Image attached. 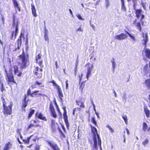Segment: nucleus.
Instances as JSON below:
<instances>
[{
  "instance_id": "1",
  "label": "nucleus",
  "mask_w": 150,
  "mask_h": 150,
  "mask_svg": "<svg viewBox=\"0 0 150 150\" xmlns=\"http://www.w3.org/2000/svg\"><path fill=\"white\" fill-rule=\"evenodd\" d=\"M93 134V139L94 141V146L92 150H97L98 142L100 148L101 149V140L99 135L98 134L96 129L94 127L91 128Z\"/></svg>"
},
{
  "instance_id": "2",
  "label": "nucleus",
  "mask_w": 150,
  "mask_h": 150,
  "mask_svg": "<svg viewBox=\"0 0 150 150\" xmlns=\"http://www.w3.org/2000/svg\"><path fill=\"white\" fill-rule=\"evenodd\" d=\"M20 59L21 60V67L22 69H25L27 67V63L28 62L29 59L27 56H26L24 53L19 56Z\"/></svg>"
},
{
  "instance_id": "3",
  "label": "nucleus",
  "mask_w": 150,
  "mask_h": 150,
  "mask_svg": "<svg viewBox=\"0 0 150 150\" xmlns=\"http://www.w3.org/2000/svg\"><path fill=\"white\" fill-rule=\"evenodd\" d=\"M3 106L4 110H3L4 114L5 115H10L12 113V107L11 105L7 106L6 105V103L5 102L4 99L3 100Z\"/></svg>"
},
{
  "instance_id": "4",
  "label": "nucleus",
  "mask_w": 150,
  "mask_h": 150,
  "mask_svg": "<svg viewBox=\"0 0 150 150\" xmlns=\"http://www.w3.org/2000/svg\"><path fill=\"white\" fill-rule=\"evenodd\" d=\"M5 71L6 74V78H7L8 81L9 82L8 84L10 85V82H13L14 83H16L12 71L10 70L9 72H7V71L5 69Z\"/></svg>"
},
{
  "instance_id": "5",
  "label": "nucleus",
  "mask_w": 150,
  "mask_h": 150,
  "mask_svg": "<svg viewBox=\"0 0 150 150\" xmlns=\"http://www.w3.org/2000/svg\"><path fill=\"white\" fill-rule=\"evenodd\" d=\"M62 108L64 110L63 114V118L67 128L68 129L69 126L68 119V116L67 115V112L66 110V106H64Z\"/></svg>"
},
{
  "instance_id": "6",
  "label": "nucleus",
  "mask_w": 150,
  "mask_h": 150,
  "mask_svg": "<svg viewBox=\"0 0 150 150\" xmlns=\"http://www.w3.org/2000/svg\"><path fill=\"white\" fill-rule=\"evenodd\" d=\"M46 142L48 143L53 150H60L57 145L55 142L50 140H46Z\"/></svg>"
},
{
  "instance_id": "7",
  "label": "nucleus",
  "mask_w": 150,
  "mask_h": 150,
  "mask_svg": "<svg viewBox=\"0 0 150 150\" xmlns=\"http://www.w3.org/2000/svg\"><path fill=\"white\" fill-rule=\"evenodd\" d=\"M13 27H15V30L14 32V35L15 37L14 38H16V36L17 35L18 31V21H16L15 19L14 18L13 19Z\"/></svg>"
},
{
  "instance_id": "8",
  "label": "nucleus",
  "mask_w": 150,
  "mask_h": 150,
  "mask_svg": "<svg viewBox=\"0 0 150 150\" xmlns=\"http://www.w3.org/2000/svg\"><path fill=\"white\" fill-rule=\"evenodd\" d=\"M24 35L22 33H21L20 36L19 37V38L17 40V45L18 47L17 48H16L14 50L15 51H16L17 49L19 50L20 49V47H21V42H22V40H21V38L22 37H23V38H24Z\"/></svg>"
},
{
  "instance_id": "9",
  "label": "nucleus",
  "mask_w": 150,
  "mask_h": 150,
  "mask_svg": "<svg viewBox=\"0 0 150 150\" xmlns=\"http://www.w3.org/2000/svg\"><path fill=\"white\" fill-rule=\"evenodd\" d=\"M127 38V36L123 33H121V34L117 35L115 37V39L120 40L125 39Z\"/></svg>"
},
{
  "instance_id": "10",
  "label": "nucleus",
  "mask_w": 150,
  "mask_h": 150,
  "mask_svg": "<svg viewBox=\"0 0 150 150\" xmlns=\"http://www.w3.org/2000/svg\"><path fill=\"white\" fill-rule=\"evenodd\" d=\"M142 37L143 39L142 40V41H143V42H147L149 40L147 33H143Z\"/></svg>"
},
{
  "instance_id": "11",
  "label": "nucleus",
  "mask_w": 150,
  "mask_h": 150,
  "mask_svg": "<svg viewBox=\"0 0 150 150\" xmlns=\"http://www.w3.org/2000/svg\"><path fill=\"white\" fill-rule=\"evenodd\" d=\"M57 88L58 91L57 92L58 93L59 96L60 98V99L61 100H62V98L63 97V94L61 89L60 86H59Z\"/></svg>"
},
{
  "instance_id": "12",
  "label": "nucleus",
  "mask_w": 150,
  "mask_h": 150,
  "mask_svg": "<svg viewBox=\"0 0 150 150\" xmlns=\"http://www.w3.org/2000/svg\"><path fill=\"white\" fill-rule=\"evenodd\" d=\"M36 116H37L38 118L42 120L45 121L47 120L46 117L45 116H43V115L41 113H40L38 115V113H36Z\"/></svg>"
},
{
  "instance_id": "13",
  "label": "nucleus",
  "mask_w": 150,
  "mask_h": 150,
  "mask_svg": "<svg viewBox=\"0 0 150 150\" xmlns=\"http://www.w3.org/2000/svg\"><path fill=\"white\" fill-rule=\"evenodd\" d=\"M144 110L145 114L147 117H149L150 115V110L148 109L146 106H144Z\"/></svg>"
},
{
  "instance_id": "14",
  "label": "nucleus",
  "mask_w": 150,
  "mask_h": 150,
  "mask_svg": "<svg viewBox=\"0 0 150 150\" xmlns=\"http://www.w3.org/2000/svg\"><path fill=\"white\" fill-rule=\"evenodd\" d=\"M31 7L32 13L34 17H37V15L36 13V11L34 5L33 4H31Z\"/></svg>"
},
{
  "instance_id": "15",
  "label": "nucleus",
  "mask_w": 150,
  "mask_h": 150,
  "mask_svg": "<svg viewBox=\"0 0 150 150\" xmlns=\"http://www.w3.org/2000/svg\"><path fill=\"white\" fill-rule=\"evenodd\" d=\"M142 12V10L141 9H139L137 10H136L135 11V14L137 18H139Z\"/></svg>"
},
{
  "instance_id": "16",
  "label": "nucleus",
  "mask_w": 150,
  "mask_h": 150,
  "mask_svg": "<svg viewBox=\"0 0 150 150\" xmlns=\"http://www.w3.org/2000/svg\"><path fill=\"white\" fill-rule=\"evenodd\" d=\"M26 95H25V98L23 100V107L24 108L23 109L24 111H25V108L27 106V102L26 101Z\"/></svg>"
},
{
  "instance_id": "17",
  "label": "nucleus",
  "mask_w": 150,
  "mask_h": 150,
  "mask_svg": "<svg viewBox=\"0 0 150 150\" xmlns=\"http://www.w3.org/2000/svg\"><path fill=\"white\" fill-rule=\"evenodd\" d=\"M143 71L146 74L149 73V69H148V65L147 64L144 67L143 69Z\"/></svg>"
},
{
  "instance_id": "18",
  "label": "nucleus",
  "mask_w": 150,
  "mask_h": 150,
  "mask_svg": "<svg viewBox=\"0 0 150 150\" xmlns=\"http://www.w3.org/2000/svg\"><path fill=\"white\" fill-rule=\"evenodd\" d=\"M85 82L84 81L82 82L80 84L79 86V89L81 90V92L82 93H83V90L85 86Z\"/></svg>"
},
{
  "instance_id": "19",
  "label": "nucleus",
  "mask_w": 150,
  "mask_h": 150,
  "mask_svg": "<svg viewBox=\"0 0 150 150\" xmlns=\"http://www.w3.org/2000/svg\"><path fill=\"white\" fill-rule=\"evenodd\" d=\"M145 83L146 86L149 89H150V79L146 80Z\"/></svg>"
},
{
  "instance_id": "20",
  "label": "nucleus",
  "mask_w": 150,
  "mask_h": 150,
  "mask_svg": "<svg viewBox=\"0 0 150 150\" xmlns=\"http://www.w3.org/2000/svg\"><path fill=\"white\" fill-rule=\"evenodd\" d=\"M35 110L33 109H30V111L28 116V118L29 119L32 116V115L34 113Z\"/></svg>"
},
{
  "instance_id": "21",
  "label": "nucleus",
  "mask_w": 150,
  "mask_h": 150,
  "mask_svg": "<svg viewBox=\"0 0 150 150\" xmlns=\"http://www.w3.org/2000/svg\"><path fill=\"white\" fill-rule=\"evenodd\" d=\"M148 125L145 122H144L143 125L142 129L145 132L147 128Z\"/></svg>"
},
{
  "instance_id": "22",
  "label": "nucleus",
  "mask_w": 150,
  "mask_h": 150,
  "mask_svg": "<svg viewBox=\"0 0 150 150\" xmlns=\"http://www.w3.org/2000/svg\"><path fill=\"white\" fill-rule=\"evenodd\" d=\"M122 100L125 103L126 102L127 97V94L125 93H124L123 94V96L122 97Z\"/></svg>"
},
{
  "instance_id": "23",
  "label": "nucleus",
  "mask_w": 150,
  "mask_h": 150,
  "mask_svg": "<svg viewBox=\"0 0 150 150\" xmlns=\"http://www.w3.org/2000/svg\"><path fill=\"white\" fill-rule=\"evenodd\" d=\"M14 69V72L15 74H17L18 72V67L16 66H14L13 67Z\"/></svg>"
},
{
  "instance_id": "24",
  "label": "nucleus",
  "mask_w": 150,
  "mask_h": 150,
  "mask_svg": "<svg viewBox=\"0 0 150 150\" xmlns=\"http://www.w3.org/2000/svg\"><path fill=\"white\" fill-rule=\"evenodd\" d=\"M49 109L51 112L55 111L53 104L51 102L50 104Z\"/></svg>"
},
{
  "instance_id": "25",
  "label": "nucleus",
  "mask_w": 150,
  "mask_h": 150,
  "mask_svg": "<svg viewBox=\"0 0 150 150\" xmlns=\"http://www.w3.org/2000/svg\"><path fill=\"white\" fill-rule=\"evenodd\" d=\"M111 62L112 63V67H114V68L115 67L116 64L115 59L114 58H112V59L111 60Z\"/></svg>"
},
{
  "instance_id": "26",
  "label": "nucleus",
  "mask_w": 150,
  "mask_h": 150,
  "mask_svg": "<svg viewBox=\"0 0 150 150\" xmlns=\"http://www.w3.org/2000/svg\"><path fill=\"white\" fill-rule=\"evenodd\" d=\"M149 142V141L148 139H146L144 142H142V144L144 146H145L146 144H148Z\"/></svg>"
},
{
  "instance_id": "27",
  "label": "nucleus",
  "mask_w": 150,
  "mask_h": 150,
  "mask_svg": "<svg viewBox=\"0 0 150 150\" xmlns=\"http://www.w3.org/2000/svg\"><path fill=\"white\" fill-rule=\"evenodd\" d=\"M136 26L138 29H139L140 31H141L142 28L141 25V23L140 22H138L136 25Z\"/></svg>"
},
{
  "instance_id": "28",
  "label": "nucleus",
  "mask_w": 150,
  "mask_h": 150,
  "mask_svg": "<svg viewBox=\"0 0 150 150\" xmlns=\"http://www.w3.org/2000/svg\"><path fill=\"white\" fill-rule=\"evenodd\" d=\"M13 2L14 4V6L15 8L19 6L16 0H13Z\"/></svg>"
},
{
  "instance_id": "29",
  "label": "nucleus",
  "mask_w": 150,
  "mask_h": 150,
  "mask_svg": "<svg viewBox=\"0 0 150 150\" xmlns=\"http://www.w3.org/2000/svg\"><path fill=\"white\" fill-rule=\"evenodd\" d=\"M91 122L93 123L96 126H97V124L94 117H93L91 118Z\"/></svg>"
},
{
  "instance_id": "30",
  "label": "nucleus",
  "mask_w": 150,
  "mask_h": 150,
  "mask_svg": "<svg viewBox=\"0 0 150 150\" xmlns=\"http://www.w3.org/2000/svg\"><path fill=\"white\" fill-rule=\"evenodd\" d=\"M50 82L52 83L53 86H55L57 88L59 86L58 85L56 84L55 81L53 80L52 81Z\"/></svg>"
},
{
  "instance_id": "31",
  "label": "nucleus",
  "mask_w": 150,
  "mask_h": 150,
  "mask_svg": "<svg viewBox=\"0 0 150 150\" xmlns=\"http://www.w3.org/2000/svg\"><path fill=\"white\" fill-rule=\"evenodd\" d=\"M141 3L142 7L144 9L146 8V3L145 2H144L142 0H141Z\"/></svg>"
},
{
  "instance_id": "32",
  "label": "nucleus",
  "mask_w": 150,
  "mask_h": 150,
  "mask_svg": "<svg viewBox=\"0 0 150 150\" xmlns=\"http://www.w3.org/2000/svg\"><path fill=\"white\" fill-rule=\"evenodd\" d=\"M93 65L92 64L91 66H88L87 69V71H91L93 69Z\"/></svg>"
},
{
  "instance_id": "33",
  "label": "nucleus",
  "mask_w": 150,
  "mask_h": 150,
  "mask_svg": "<svg viewBox=\"0 0 150 150\" xmlns=\"http://www.w3.org/2000/svg\"><path fill=\"white\" fill-rule=\"evenodd\" d=\"M9 143L8 144H6L5 145V147L4 148V149L3 150H9V147L8 146L9 145Z\"/></svg>"
},
{
  "instance_id": "34",
  "label": "nucleus",
  "mask_w": 150,
  "mask_h": 150,
  "mask_svg": "<svg viewBox=\"0 0 150 150\" xmlns=\"http://www.w3.org/2000/svg\"><path fill=\"white\" fill-rule=\"evenodd\" d=\"M52 116L54 118H56L57 117L56 114L55 112V111H53L51 112Z\"/></svg>"
},
{
  "instance_id": "35",
  "label": "nucleus",
  "mask_w": 150,
  "mask_h": 150,
  "mask_svg": "<svg viewBox=\"0 0 150 150\" xmlns=\"http://www.w3.org/2000/svg\"><path fill=\"white\" fill-rule=\"evenodd\" d=\"M122 117L123 120H124L125 121V122L126 124H127V116L126 115L123 116Z\"/></svg>"
},
{
  "instance_id": "36",
  "label": "nucleus",
  "mask_w": 150,
  "mask_h": 150,
  "mask_svg": "<svg viewBox=\"0 0 150 150\" xmlns=\"http://www.w3.org/2000/svg\"><path fill=\"white\" fill-rule=\"evenodd\" d=\"M91 71H87L86 74V78L88 79L90 76L91 75Z\"/></svg>"
},
{
  "instance_id": "37",
  "label": "nucleus",
  "mask_w": 150,
  "mask_h": 150,
  "mask_svg": "<svg viewBox=\"0 0 150 150\" xmlns=\"http://www.w3.org/2000/svg\"><path fill=\"white\" fill-rule=\"evenodd\" d=\"M36 83L39 86H40V88L42 89V87H44V86L43 85H41L42 84V83H39V82L38 81H37L36 82Z\"/></svg>"
},
{
  "instance_id": "38",
  "label": "nucleus",
  "mask_w": 150,
  "mask_h": 150,
  "mask_svg": "<svg viewBox=\"0 0 150 150\" xmlns=\"http://www.w3.org/2000/svg\"><path fill=\"white\" fill-rule=\"evenodd\" d=\"M77 17L80 20H83V19L81 15L79 14H78L76 15Z\"/></svg>"
},
{
  "instance_id": "39",
  "label": "nucleus",
  "mask_w": 150,
  "mask_h": 150,
  "mask_svg": "<svg viewBox=\"0 0 150 150\" xmlns=\"http://www.w3.org/2000/svg\"><path fill=\"white\" fill-rule=\"evenodd\" d=\"M28 38L27 37L26 43H25V45L26 46V50H27L28 49Z\"/></svg>"
},
{
  "instance_id": "40",
  "label": "nucleus",
  "mask_w": 150,
  "mask_h": 150,
  "mask_svg": "<svg viewBox=\"0 0 150 150\" xmlns=\"http://www.w3.org/2000/svg\"><path fill=\"white\" fill-rule=\"evenodd\" d=\"M41 57V55L40 54H38V55L36 57V59L37 62L38 59H40Z\"/></svg>"
},
{
  "instance_id": "41",
  "label": "nucleus",
  "mask_w": 150,
  "mask_h": 150,
  "mask_svg": "<svg viewBox=\"0 0 150 150\" xmlns=\"http://www.w3.org/2000/svg\"><path fill=\"white\" fill-rule=\"evenodd\" d=\"M129 35L133 40L135 41L136 40V39L135 37L134 36L132 35L131 34H129Z\"/></svg>"
},
{
  "instance_id": "42",
  "label": "nucleus",
  "mask_w": 150,
  "mask_h": 150,
  "mask_svg": "<svg viewBox=\"0 0 150 150\" xmlns=\"http://www.w3.org/2000/svg\"><path fill=\"white\" fill-rule=\"evenodd\" d=\"M44 38L45 40H47L48 41L49 40V38L48 36L47 35V34L46 33V34H45L44 35Z\"/></svg>"
},
{
  "instance_id": "43",
  "label": "nucleus",
  "mask_w": 150,
  "mask_h": 150,
  "mask_svg": "<svg viewBox=\"0 0 150 150\" xmlns=\"http://www.w3.org/2000/svg\"><path fill=\"white\" fill-rule=\"evenodd\" d=\"M56 108H57V111L59 113L61 116H62V113H61V112L60 111V109L59 108V107L57 105Z\"/></svg>"
},
{
  "instance_id": "44",
  "label": "nucleus",
  "mask_w": 150,
  "mask_h": 150,
  "mask_svg": "<svg viewBox=\"0 0 150 150\" xmlns=\"http://www.w3.org/2000/svg\"><path fill=\"white\" fill-rule=\"evenodd\" d=\"M34 124H33L32 123L30 124L29 126H28V129H29L30 128H31L32 127H33L34 126Z\"/></svg>"
},
{
  "instance_id": "45",
  "label": "nucleus",
  "mask_w": 150,
  "mask_h": 150,
  "mask_svg": "<svg viewBox=\"0 0 150 150\" xmlns=\"http://www.w3.org/2000/svg\"><path fill=\"white\" fill-rule=\"evenodd\" d=\"M147 43V42H143V45H144V50H145V49H148L146 48Z\"/></svg>"
},
{
  "instance_id": "46",
  "label": "nucleus",
  "mask_w": 150,
  "mask_h": 150,
  "mask_svg": "<svg viewBox=\"0 0 150 150\" xmlns=\"http://www.w3.org/2000/svg\"><path fill=\"white\" fill-rule=\"evenodd\" d=\"M38 64L39 66H40L41 68L43 67V65L42 64V61H40Z\"/></svg>"
},
{
  "instance_id": "47",
  "label": "nucleus",
  "mask_w": 150,
  "mask_h": 150,
  "mask_svg": "<svg viewBox=\"0 0 150 150\" xmlns=\"http://www.w3.org/2000/svg\"><path fill=\"white\" fill-rule=\"evenodd\" d=\"M77 71V65L76 64L74 69V74L75 75H76V72Z\"/></svg>"
},
{
  "instance_id": "48",
  "label": "nucleus",
  "mask_w": 150,
  "mask_h": 150,
  "mask_svg": "<svg viewBox=\"0 0 150 150\" xmlns=\"http://www.w3.org/2000/svg\"><path fill=\"white\" fill-rule=\"evenodd\" d=\"M121 9L123 11H126V9L125 7V5H122V6H121Z\"/></svg>"
},
{
  "instance_id": "49",
  "label": "nucleus",
  "mask_w": 150,
  "mask_h": 150,
  "mask_svg": "<svg viewBox=\"0 0 150 150\" xmlns=\"http://www.w3.org/2000/svg\"><path fill=\"white\" fill-rule=\"evenodd\" d=\"M81 103V104L80 105V107L81 108H85V105L83 104V102H80Z\"/></svg>"
},
{
  "instance_id": "50",
  "label": "nucleus",
  "mask_w": 150,
  "mask_h": 150,
  "mask_svg": "<svg viewBox=\"0 0 150 150\" xmlns=\"http://www.w3.org/2000/svg\"><path fill=\"white\" fill-rule=\"evenodd\" d=\"M27 93V95L28 96H29L30 95L31 93L30 89V88H29L28 89V90Z\"/></svg>"
},
{
  "instance_id": "51",
  "label": "nucleus",
  "mask_w": 150,
  "mask_h": 150,
  "mask_svg": "<svg viewBox=\"0 0 150 150\" xmlns=\"http://www.w3.org/2000/svg\"><path fill=\"white\" fill-rule=\"evenodd\" d=\"M68 80H67L66 81V86L67 89L68 88Z\"/></svg>"
},
{
  "instance_id": "52",
  "label": "nucleus",
  "mask_w": 150,
  "mask_h": 150,
  "mask_svg": "<svg viewBox=\"0 0 150 150\" xmlns=\"http://www.w3.org/2000/svg\"><path fill=\"white\" fill-rule=\"evenodd\" d=\"M78 31H80L83 32V29L81 28V27H80L78 29L76 30V32H77Z\"/></svg>"
},
{
  "instance_id": "53",
  "label": "nucleus",
  "mask_w": 150,
  "mask_h": 150,
  "mask_svg": "<svg viewBox=\"0 0 150 150\" xmlns=\"http://www.w3.org/2000/svg\"><path fill=\"white\" fill-rule=\"evenodd\" d=\"M4 87L3 84V83H1V91L2 92H3V91L4 90Z\"/></svg>"
},
{
  "instance_id": "54",
  "label": "nucleus",
  "mask_w": 150,
  "mask_h": 150,
  "mask_svg": "<svg viewBox=\"0 0 150 150\" xmlns=\"http://www.w3.org/2000/svg\"><path fill=\"white\" fill-rule=\"evenodd\" d=\"M39 95H40V93H36L34 94V96H35L36 97H39Z\"/></svg>"
},
{
  "instance_id": "55",
  "label": "nucleus",
  "mask_w": 150,
  "mask_h": 150,
  "mask_svg": "<svg viewBox=\"0 0 150 150\" xmlns=\"http://www.w3.org/2000/svg\"><path fill=\"white\" fill-rule=\"evenodd\" d=\"M18 74H17V75L18 76H21V75H22V72H19L18 71Z\"/></svg>"
},
{
  "instance_id": "56",
  "label": "nucleus",
  "mask_w": 150,
  "mask_h": 150,
  "mask_svg": "<svg viewBox=\"0 0 150 150\" xmlns=\"http://www.w3.org/2000/svg\"><path fill=\"white\" fill-rule=\"evenodd\" d=\"M14 33V31H13L12 33L11 36L10 37V38H11V39H13Z\"/></svg>"
},
{
  "instance_id": "57",
  "label": "nucleus",
  "mask_w": 150,
  "mask_h": 150,
  "mask_svg": "<svg viewBox=\"0 0 150 150\" xmlns=\"http://www.w3.org/2000/svg\"><path fill=\"white\" fill-rule=\"evenodd\" d=\"M109 129L110 131L111 132L113 133L114 132V130H113V129L111 127H110V128Z\"/></svg>"
},
{
  "instance_id": "58",
  "label": "nucleus",
  "mask_w": 150,
  "mask_h": 150,
  "mask_svg": "<svg viewBox=\"0 0 150 150\" xmlns=\"http://www.w3.org/2000/svg\"><path fill=\"white\" fill-rule=\"evenodd\" d=\"M80 102H81L80 101H78L77 100L76 101V104L78 105H80L81 104V103Z\"/></svg>"
},
{
  "instance_id": "59",
  "label": "nucleus",
  "mask_w": 150,
  "mask_h": 150,
  "mask_svg": "<svg viewBox=\"0 0 150 150\" xmlns=\"http://www.w3.org/2000/svg\"><path fill=\"white\" fill-rule=\"evenodd\" d=\"M144 18V15H142L141 18L140 20V21H142V19Z\"/></svg>"
},
{
  "instance_id": "60",
  "label": "nucleus",
  "mask_w": 150,
  "mask_h": 150,
  "mask_svg": "<svg viewBox=\"0 0 150 150\" xmlns=\"http://www.w3.org/2000/svg\"><path fill=\"white\" fill-rule=\"evenodd\" d=\"M143 59L146 62L148 61V60L146 59V57H144L143 58Z\"/></svg>"
},
{
  "instance_id": "61",
  "label": "nucleus",
  "mask_w": 150,
  "mask_h": 150,
  "mask_svg": "<svg viewBox=\"0 0 150 150\" xmlns=\"http://www.w3.org/2000/svg\"><path fill=\"white\" fill-rule=\"evenodd\" d=\"M137 2H133V6H136L137 5Z\"/></svg>"
},
{
  "instance_id": "62",
  "label": "nucleus",
  "mask_w": 150,
  "mask_h": 150,
  "mask_svg": "<svg viewBox=\"0 0 150 150\" xmlns=\"http://www.w3.org/2000/svg\"><path fill=\"white\" fill-rule=\"evenodd\" d=\"M95 114L96 115H97L98 118H100V117L99 116V114L97 112H96Z\"/></svg>"
},
{
  "instance_id": "63",
  "label": "nucleus",
  "mask_w": 150,
  "mask_h": 150,
  "mask_svg": "<svg viewBox=\"0 0 150 150\" xmlns=\"http://www.w3.org/2000/svg\"><path fill=\"white\" fill-rule=\"evenodd\" d=\"M31 87L32 89L35 88L36 87V86L35 85H32L31 86Z\"/></svg>"
},
{
  "instance_id": "64",
  "label": "nucleus",
  "mask_w": 150,
  "mask_h": 150,
  "mask_svg": "<svg viewBox=\"0 0 150 150\" xmlns=\"http://www.w3.org/2000/svg\"><path fill=\"white\" fill-rule=\"evenodd\" d=\"M15 8H16L19 11H20V7L19 6L16 7Z\"/></svg>"
}]
</instances>
